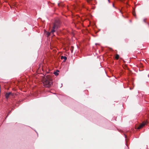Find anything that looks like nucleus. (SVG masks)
Returning <instances> with one entry per match:
<instances>
[{
  "label": "nucleus",
  "instance_id": "obj_8",
  "mask_svg": "<svg viewBox=\"0 0 149 149\" xmlns=\"http://www.w3.org/2000/svg\"><path fill=\"white\" fill-rule=\"evenodd\" d=\"M133 15L134 16H135V15H135V13H134V12H133Z\"/></svg>",
  "mask_w": 149,
  "mask_h": 149
},
{
  "label": "nucleus",
  "instance_id": "obj_2",
  "mask_svg": "<svg viewBox=\"0 0 149 149\" xmlns=\"http://www.w3.org/2000/svg\"><path fill=\"white\" fill-rule=\"evenodd\" d=\"M58 28V26L56 25V24L55 23L54 24L53 26V29H52L51 31V32H46V35L48 37L49 36L50 34L51 33H53L55 31V30L56 29Z\"/></svg>",
  "mask_w": 149,
  "mask_h": 149
},
{
  "label": "nucleus",
  "instance_id": "obj_4",
  "mask_svg": "<svg viewBox=\"0 0 149 149\" xmlns=\"http://www.w3.org/2000/svg\"><path fill=\"white\" fill-rule=\"evenodd\" d=\"M12 95V93L11 92L7 93H6L5 95L6 97V98H8L10 95Z\"/></svg>",
  "mask_w": 149,
  "mask_h": 149
},
{
  "label": "nucleus",
  "instance_id": "obj_10",
  "mask_svg": "<svg viewBox=\"0 0 149 149\" xmlns=\"http://www.w3.org/2000/svg\"><path fill=\"white\" fill-rule=\"evenodd\" d=\"M108 1H109V2H110L109 0H108Z\"/></svg>",
  "mask_w": 149,
  "mask_h": 149
},
{
  "label": "nucleus",
  "instance_id": "obj_6",
  "mask_svg": "<svg viewBox=\"0 0 149 149\" xmlns=\"http://www.w3.org/2000/svg\"><path fill=\"white\" fill-rule=\"evenodd\" d=\"M116 59H118L119 58V56L117 54L116 56Z\"/></svg>",
  "mask_w": 149,
  "mask_h": 149
},
{
  "label": "nucleus",
  "instance_id": "obj_7",
  "mask_svg": "<svg viewBox=\"0 0 149 149\" xmlns=\"http://www.w3.org/2000/svg\"><path fill=\"white\" fill-rule=\"evenodd\" d=\"M54 74L56 75H58V74L56 72H55L54 73Z\"/></svg>",
  "mask_w": 149,
  "mask_h": 149
},
{
  "label": "nucleus",
  "instance_id": "obj_5",
  "mask_svg": "<svg viewBox=\"0 0 149 149\" xmlns=\"http://www.w3.org/2000/svg\"><path fill=\"white\" fill-rule=\"evenodd\" d=\"M61 59H64L65 60H66L67 59V58L65 56H61Z\"/></svg>",
  "mask_w": 149,
  "mask_h": 149
},
{
  "label": "nucleus",
  "instance_id": "obj_1",
  "mask_svg": "<svg viewBox=\"0 0 149 149\" xmlns=\"http://www.w3.org/2000/svg\"><path fill=\"white\" fill-rule=\"evenodd\" d=\"M43 85L46 87H49L52 84V79L49 75H47L42 80Z\"/></svg>",
  "mask_w": 149,
  "mask_h": 149
},
{
  "label": "nucleus",
  "instance_id": "obj_3",
  "mask_svg": "<svg viewBox=\"0 0 149 149\" xmlns=\"http://www.w3.org/2000/svg\"><path fill=\"white\" fill-rule=\"evenodd\" d=\"M146 123L145 122H143L138 127L137 129H139L143 127L146 124Z\"/></svg>",
  "mask_w": 149,
  "mask_h": 149
},
{
  "label": "nucleus",
  "instance_id": "obj_9",
  "mask_svg": "<svg viewBox=\"0 0 149 149\" xmlns=\"http://www.w3.org/2000/svg\"><path fill=\"white\" fill-rule=\"evenodd\" d=\"M113 6L114 7V5L113 4Z\"/></svg>",
  "mask_w": 149,
  "mask_h": 149
}]
</instances>
